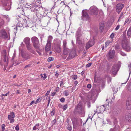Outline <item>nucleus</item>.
Wrapping results in <instances>:
<instances>
[{
	"mask_svg": "<svg viewBox=\"0 0 131 131\" xmlns=\"http://www.w3.org/2000/svg\"><path fill=\"white\" fill-rule=\"evenodd\" d=\"M91 64L92 63H90L87 64L86 66V67H89L91 66Z\"/></svg>",
	"mask_w": 131,
	"mask_h": 131,
	"instance_id": "obj_46",
	"label": "nucleus"
},
{
	"mask_svg": "<svg viewBox=\"0 0 131 131\" xmlns=\"http://www.w3.org/2000/svg\"><path fill=\"white\" fill-rule=\"evenodd\" d=\"M35 102L34 101H32V102H31L30 103V105H32Z\"/></svg>",
	"mask_w": 131,
	"mask_h": 131,
	"instance_id": "obj_59",
	"label": "nucleus"
},
{
	"mask_svg": "<svg viewBox=\"0 0 131 131\" xmlns=\"http://www.w3.org/2000/svg\"><path fill=\"white\" fill-rule=\"evenodd\" d=\"M66 45H67V42L65 40H64L63 41V47L64 48V51H65L66 49L67 48H66Z\"/></svg>",
	"mask_w": 131,
	"mask_h": 131,
	"instance_id": "obj_27",
	"label": "nucleus"
},
{
	"mask_svg": "<svg viewBox=\"0 0 131 131\" xmlns=\"http://www.w3.org/2000/svg\"><path fill=\"white\" fill-rule=\"evenodd\" d=\"M33 46L36 49H39L40 44L38 39L36 37L34 36L31 38Z\"/></svg>",
	"mask_w": 131,
	"mask_h": 131,
	"instance_id": "obj_1",
	"label": "nucleus"
},
{
	"mask_svg": "<svg viewBox=\"0 0 131 131\" xmlns=\"http://www.w3.org/2000/svg\"><path fill=\"white\" fill-rule=\"evenodd\" d=\"M23 58L26 60L29 59H30V54L27 53H25L23 54L22 55Z\"/></svg>",
	"mask_w": 131,
	"mask_h": 131,
	"instance_id": "obj_16",
	"label": "nucleus"
},
{
	"mask_svg": "<svg viewBox=\"0 0 131 131\" xmlns=\"http://www.w3.org/2000/svg\"><path fill=\"white\" fill-rule=\"evenodd\" d=\"M39 49H40L39 50ZM36 51L40 55H42V54L41 53V52H40V51L37 50V49H36Z\"/></svg>",
	"mask_w": 131,
	"mask_h": 131,
	"instance_id": "obj_55",
	"label": "nucleus"
},
{
	"mask_svg": "<svg viewBox=\"0 0 131 131\" xmlns=\"http://www.w3.org/2000/svg\"><path fill=\"white\" fill-rule=\"evenodd\" d=\"M76 111L82 116L83 117L84 116L85 112L84 110L83 109L82 105L81 103H79L78 105Z\"/></svg>",
	"mask_w": 131,
	"mask_h": 131,
	"instance_id": "obj_5",
	"label": "nucleus"
},
{
	"mask_svg": "<svg viewBox=\"0 0 131 131\" xmlns=\"http://www.w3.org/2000/svg\"><path fill=\"white\" fill-rule=\"evenodd\" d=\"M3 17L4 18L6 19L7 21H9L10 20V18L8 17V16L7 15H3Z\"/></svg>",
	"mask_w": 131,
	"mask_h": 131,
	"instance_id": "obj_31",
	"label": "nucleus"
},
{
	"mask_svg": "<svg viewBox=\"0 0 131 131\" xmlns=\"http://www.w3.org/2000/svg\"><path fill=\"white\" fill-rule=\"evenodd\" d=\"M125 119L126 121L129 123H131V115L129 114L126 115Z\"/></svg>",
	"mask_w": 131,
	"mask_h": 131,
	"instance_id": "obj_18",
	"label": "nucleus"
},
{
	"mask_svg": "<svg viewBox=\"0 0 131 131\" xmlns=\"http://www.w3.org/2000/svg\"><path fill=\"white\" fill-rule=\"evenodd\" d=\"M53 39V37L51 36H48L47 43L50 44Z\"/></svg>",
	"mask_w": 131,
	"mask_h": 131,
	"instance_id": "obj_23",
	"label": "nucleus"
},
{
	"mask_svg": "<svg viewBox=\"0 0 131 131\" xmlns=\"http://www.w3.org/2000/svg\"><path fill=\"white\" fill-rule=\"evenodd\" d=\"M43 75H44V76L43 77V79L45 80V79L47 77V76L46 74L45 73H44L43 74Z\"/></svg>",
	"mask_w": 131,
	"mask_h": 131,
	"instance_id": "obj_51",
	"label": "nucleus"
},
{
	"mask_svg": "<svg viewBox=\"0 0 131 131\" xmlns=\"http://www.w3.org/2000/svg\"><path fill=\"white\" fill-rule=\"evenodd\" d=\"M120 54L123 56H125L126 55L123 52H121L120 53Z\"/></svg>",
	"mask_w": 131,
	"mask_h": 131,
	"instance_id": "obj_49",
	"label": "nucleus"
},
{
	"mask_svg": "<svg viewBox=\"0 0 131 131\" xmlns=\"http://www.w3.org/2000/svg\"><path fill=\"white\" fill-rule=\"evenodd\" d=\"M2 129H3V130H5V125L4 124H3L2 125Z\"/></svg>",
	"mask_w": 131,
	"mask_h": 131,
	"instance_id": "obj_53",
	"label": "nucleus"
},
{
	"mask_svg": "<svg viewBox=\"0 0 131 131\" xmlns=\"http://www.w3.org/2000/svg\"><path fill=\"white\" fill-rule=\"evenodd\" d=\"M4 24V21L3 20H1L0 21V26L3 25Z\"/></svg>",
	"mask_w": 131,
	"mask_h": 131,
	"instance_id": "obj_41",
	"label": "nucleus"
},
{
	"mask_svg": "<svg viewBox=\"0 0 131 131\" xmlns=\"http://www.w3.org/2000/svg\"><path fill=\"white\" fill-rule=\"evenodd\" d=\"M104 24L102 23H101L100 24V30L102 32L103 30V29L104 28Z\"/></svg>",
	"mask_w": 131,
	"mask_h": 131,
	"instance_id": "obj_26",
	"label": "nucleus"
},
{
	"mask_svg": "<svg viewBox=\"0 0 131 131\" xmlns=\"http://www.w3.org/2000/svg\"><path fill=\"white\" fill-rule=\"evenodd\" d=\"M105 110V108L104 106V105L100 106V112L99 113H101L102 112H103Z\"/></svg>",
	"mask_w": 131,
	"mask_h": 131,
	"instance_id": "obj_24",
	"label": "nucleus"
},
{
	"mask_svg": "<svg viewBox=\"0 0 131 131\" xmlns=\"http://www.w3.org/2000/svg\"><path fill=\"white\" fill-rule=\"evenodd\" d=\"M30 66L31 65L30 64H28L25 67V68H26L28 67H30Z\"/></svg>",
	"mask_w": 131,
	"mask_h": 131,
	"instance_id": "obj_56",
	"label": "nucleus"
},
{
	"mask_svg": "<svg viewBox=\"0 0 131 131\" xmlns=\"http://www.w3.org/2000/svg\"><path fill=\"white\" fill-rule=\"evenodd\" d=\"M87 87L89 89H90L91 87V85L90 84H88L87 85Z\"/></svg>",
	"mask_w": 131,
	"mask_h": 131,
	"instance_id": "obj_50",
	"label": "nucleus"
},
{
	"mask_svg": "<svg viewBox=\"0 0 131 131\" xmlns=\"http://www.w3.org/2000/svg\"><path fill=\"white\" fill-rule=\"evenodd\" d=\"M94 44V40H90L86 44L85 46L86 49H88L90 47L93 46Z\"/></svg>",
	"mask_w": 131,
	"mask_h": 131,
	"instance_id": "obj_12",
	"label": "nucleus"
},
{
	"mask_svg": "<svg viewBox=\"0 0 131 131\" xmlns=\"http://www.w3.org/2000/svg\"><path fill=\"white\" fill-rule=\"evenodd\" d=\"M67 107H68V105H67V104H66V105H64L63 106V110L64 111H65L66 110V109H67Z\"/></svg>",
	"mask_w": 131,
	"mask_h": 131,
	"instance_id": "obj_39",
	"label": "nucleus"
},
{
	"mask_svg": "<svg viewBox=\"0 0 131 131\" xmlns=\"http://www.w3.org/2000/svg\"><path fill=\"white\" fill-rule=\"evenodd\" d=\"M114 36V33H112L110 35V37L111 39H112L113 38Z\"/></svg>",
	"mask_w": 131,
	"mask_h": 131,
	"instance_id": "obj_47",
	"label": "nucleus"
},
{
	"mask_svg": "<svg viewBox=\"0 0 131 131\" xmlns=\"http://www.w3.org/2000/svg\"><path fill=\"white\" fill-rule=\"evenodd\" d=\"M54 113H55V111L54 110L52 111L51 112V113H50L51 116H53L54 115Z\"/></svg>",
	"mask_w": 131,
	"mask_h": 131,
	"instance_id": "obj_42",
	"label": "nucleus"
},
{
	"mask_svg": "<svg viewBox=\"0 0 131 131\" xmlns=\"http://www.w3.org/2000/svg\"><path fill=\"white\" fill-rule=\"evenodd\" d=\"M76 40L77 42L79 45H80L82 43V42L80 40V39L79 37H76Z\"/></svg>",
	"mask_w": 131,
	"mask_h": 131,
	"instance_id": "obj_30",
	"label": "nucleus"
},
{
	"mask_svg": "<svg viewBox=\"0 0 131 131\" xmlns=\"http://www.w3.org/2000/svg\"><path fill=\"white\" fill-rule=\"evenodd\" d=\"M117 110V111H116V113L115 111L113 112L116 115H117L118 113H119V110Z\"/></svg>",
	"mask_w": 131,
	"mask_h": 131,
	"instance_id": "obj_48",
	"label": "nucleus"
},
{
	"mask_svg": "<svg viewBox=\"0 0 131 131\" xmlns=\"http://www.w3.org/2000/svg\"><path fill=\"white\" fill-rule=\"evenodd\" d=\"M113 41V39H111L110 40H108L105 43V47H106L109 45Z\"/></svg>",
	"mask_w": 131,
	"mask_h": 131,
	"instance_id": "obj_25",
	"label": "nucleus"
},
{
	"mask_svg": "<svg viewBox=\"0 0 131 131\" xmlns=\"http://www.w3.org/2000/svg\"><path fill=\"white\" fill-rule=\"evenodd\" d=\"M51 44L47 43L45 48V50L47 51H49L51 48Z\"/></svg>",
	"mask_w": 131,
	"mask_h": 131,
	"instance_id": "obj_19",
	"label": "nucleus"
},
{
	"mask_svg": "<svg viewBox=\"0 0 131 131\" xmlns=\"http://www.w3.org/2000/svg\"><path fill=\"white\" fill-rule=\"evenodd\" d=\"M56 122V119H54L51 122V124L52 126H53L55 124V123Z\"/></svg>",
	"mask_w": 131,
	"mask_h": 131,
	"instance_id": "obj_35",
	"label": "nucleus"
},
{
	"mask_svg": "<svg viewBox=\"0 0 131 131\" xmlns=\"http://www.w3.org/2000/svg\"><path fill=\"white\" fill-rule=\"evenodd\" d=\"M115 48V49L117 50L119 49V46H116Z\"/></svg>",
	"mask_w": 131,
	"mask_h": 131,
	"instance_id": "obj_61",
	"label": "nucleus"
},
{
	"mask_svg": "<svg viewBox=\"0 0 131 131\" xmlns=\"http://www.w3.org/2000/svg\"><path fill=\"white\" fill-rule=\"evenodd\" d=\"M127 88L129 91L131 92V84L129 85L128 86Z\"/></svg>",
	"mask_w": 131,
	"mask_h": 131,
	"instance_id": "obj_43",
	"label": "nucleus"
},
{
	"mask_svg": "<svg viewBox=\"0 0 131 131\" xmlns=\"http://www.w3.org/2000/svg\"><path fill=\"white\" fill-rule=\"evenodd\" d=\"M126 106L128 109H131V100L130 98H128L127 100Z\"/></svg>",
	"mask_w": 131,
	"mask_h": 131,
	"instance_id": "obj_15",
	"label": "nucleus"
},
{
	"mask_svg": "<svg viewBox=\"0 0 131 131\" xmlns=\"http://www.w3.org/2000/svg\"><path fill=\"white\" fill-rule=\"evenodd\" d=\"M120 27V26L119 25H118L116 27L115 30H118Z\"/></svg>",
	"mask_w": 131,
	"mask_h": 131,
	"instance_id": "obj_54",
	"label": "nucleus"
},
{
	"mask_svg": "<svg viewBox=\"0 0 131 131\" xmlns=\"http://www.w3.org/2000/svg\"><path fill=\"white\" fill-rule=\"evenodd\" d=\"M124 5L123 4L121 3L117 4L116 6V11L118 13H119L124 7Z\"/></svg>",
	"mask_w": 131,
	"mask_h": 131,
	"instance_id": "obj_9",
	"label": "nucleus"
},
{
	"mask_svg": "<svg viewBox=\"0 0 131 131\" xmlns=\"http://www.w3.org/2000/svg\"><path fill=\"white\" fill-rule=\"evenodd\" d=\"M60 65H58L56 66V67L57 68H59L60 67Z\"/></svg>",
	"mask_w": 131,
	"mask_h": 131,
	"instance_id": "obj_64",
	"label": "nucleus"
},
{
	"mask_svg": "<svg viewBox=\"0 0 131 131\" xmlns=\"http://www.w3.org/2000/svg\"><path fill=\"white\" fill-rule=\"evenodd\" d=\"M64 93L66 96H67L69 95L68 92L67 90L65 91L64 92Z\"/></svg>",
	"mask_w": 131,
	"mask_h": 131,
	"instance_id": "obj_40",
	"label": "nucleus"
},
{
	"mask_svg": "<svg viewBox=\"0 0 131 131\" xmlns=\"http://www.w3.org/2000/svg\"><path fill=\"white\" fill-rule=\"evenodd\" d=\"M78 82L77 81H74V84L75 86H76L78 84Z\"/></svg>",
	"mask_w": 131,
	"mask_h": 131,
	"instance_id": "obj_58",
	"label": "nucleus"
},
{
	"mask_svg": "<svg viewBox=\"0 0 131 131\" xmlns=\"http://www.w3.org/2000/svg\"><path fill=\"white\" fill-rule=\"evenodd\" d=\"M15 129L17 131L18 130H19V127L18 125H17L15 127Z\"/></svg>",
	"mask_w": 131,
	"mask_h": 131,
	"instance_id": "obj_45",
	"label": "nucleus"
},
{
	"mask_svg": "<svg viewBox=\"0 0 131 131\" xmlns=\"http://www.w3.org/2000/svg\"><path fill=\"white\" fill-rule=\"evenodd\" d=\"M118 64H115L112 67L111 72L114 75H116L120 67L121 63L120 61L118 62Z\"/></svg>",
	"mask_w": 131,
	"mask_h": 131,
	"instance_id": "obj_4",
	"label": "nucleus"
},
{
	"mask_svg": "<svg viewBox=\"0 0 131 131\" xmlns=\"http://www.w3.org/2000/svg\"><path fill=\"white\" fill-rule=\"evenodd\" d=\"M89 118H90L91 119V120H92V117H90L89 116V117H88V118H87V119H86V122L83 124V125H84V124H85L86 122L88 121V119H89Z\"/></svg>",
	"mask_w": 131,
	"mask_h": 131,
	"instance_id": "obj_38",
	"label": "nucleus"
},
{
	"mask_svg": "<svg viewBox=\"0 0 131 131\" xmlns=\"http://www.w3.org/2000/svg\"><path fill=\"white\" fill-rule=\"evenodd\" d=\"M59 89V87H57L56 88V91H58H58Z\"/></svg>",
	"mask_w": 131,
	"mask_h": 131,
	"instance_id": "obj_63",
	"label": "nucleus"
},
{
	"mask_svg": "<svg viewBox=\"0 0 131 131\" xmlns=\"http://www.w3.org/2000/svg\"><path fill=\"white\" fill-rule=\"evenodd\" d=\"M24 41L26 44V45L30 44V39L28 37H27L24 38Z\"/></svg>",
	"mask_w": 131,
	"mask_h": 131,
	"instance_id": "obj_17",
	"label": "nucleus"
},
{
	"mask_svg": "<svg viewBox=\"0 0 131 131\" xmlns=\"http://www.w3.org/2000/svg\"><path fill=\"white\" fill-rule=\"evenodd\" d=\"M71 78L74 80H76L78 78V77L77 75H73L72 76Z\"/></svg>",
	"mask_w": 131,
	"mask_h": 131,
	"instance_id": "obj_32",
	"label": "nucleus"
},
{
	"mask_svg": "<svg viewBox=\"0 0 131 131\" xmlns=\"http://www.w3.org/2000/svg\"><path fill=\"white\" fill-rule=\"evenodd\" d=\"M65 99L63 97L61 98L60 99V101L61 102H64L65 101Z\"/></svg>",
	"mask_w": 131,
	"mask_h": 131,
	"instance_id": "obj_44",
	"label": "nucleus"
},
{
	"mask_svg": "<svg viewBox=\"0 0 131 131\" xmlns=\"http://www.w3.org/2000/svg\"><path fill=\"white\" fill-rule=\"evenodd\" d=\"M79 121L80 122V123L81 125H82V120L80 118H79Z\"/></svg>",
	"mask_w": 131,
	"mask_h": 131,
	"instance_id": "obj_57",
	"label": "nucleus"
},
{
	"mask_svg": "<svg viewBox=\"0 0 131 131\" xmlns=\"http://www.w3.org/2000/svg\"><path fill=\"white\" fill-rule=\"evenodd\" d=\"M81 28H78L76 33V37H79L81 36Z\"/></svg>",
	"mask_w": 131,
	"mask_h": 131,
	"instance_id": "obj_20",
	"label": "nucleus"
},
{
	"mask_svg": "<svg viewBox=\"0 0 131 131\" xmlns=\"http://www.w3.org/2000/svg\"><path fill=\"white\" fill-rule=\"evenodd\" d=\"M96 98L95 96L94 95H91V97L90 98V100L92 101L93 103H94L96 100Z\"/></svg>",
	"mask_w": 131,
	"mask_h": 131,
	"instance_id": "obj_28",
	"label": "nucleus"
},
{
	"mask_svg": "<svg viewBox=\"0 0 131 131\" xmlns=\"http://www.w3.org/2000/svg\"><path fill=\"white\" fill-rule=\"evenodd\" d=\"M119 129V127L118 126H116L114 129L111 128L110 131H118Z\"/></svg>",
	"mask_w": 131,
	"mask_h": 131,
	"instance_id": "obj_22",
	"label": "nucleus"
},
{
	"mask_svg": "<svg viewBox=\"0 0 131 131\" xmlns=\"http://www.w3.org/2000/svg\"><path fill=\"white\" fill-rule=\"evenodd\" d=\"M82 16L81 19L84 21H90L91 20V18L89 17L88 13L84 10H82Z\"/></svg>",
	"mask_w": 131,
	"mask_h": 131,
	"instance_id": "obj_3",
	"label": "nucleus"
},
{
	"mask_svg": "<svg viewBox=\"0 0 131 131\" xmlns=\"http://www.w3.org/2000/svg\"><path fill=\"white\" fill-rule=\"evenodd\" d=\"M67 129L69 131H71L72 129L71 126L68 125H67Z\"/></svg>",
	"mask_w": 131,
	"mask_h": 131,
	"instance_id": "obj_37",
	"label": "nucleus"
},
{
	"mask_svg": "<svg viewBox=\"0 0 131 131\" xmlns=\"http://www.w3.org/2000/svg\"><path fill=\"white\" fill-rule=\"evenodd\" d=\"M123 14L124 13L123 12H122L121 13L118 19V21H120L121 19H122L123 18Z\"/></svg>",
	"mask_w": 131,
	"mask_h": 131,
	"instance_id": "obj_33",
	"label": "nucleus"
},
{
	"mask_svg": "<svg viewBox=\"0 0 131 131\" xmlns=\"http://www.w3.org/2000/svg\"><path fill=\"white\" fill-rule=\"evenodd\" d=\"M15 117L14 112H12L10 113V114L8 116V118L10 120V123H12L14 122V118Z\"/></svg>",
	"mask_w": 131,
	"mask_h": 131,
	"instance_id": "obj_10",
	"label": "nucleus"
},
{
	"mask_svg": "<svg viewBox=\"0 0 131 131\" xmlns=\"http://www.w3.org/2000/svg\"><path fill=\"white\" fill-rule=\"evenodd\" d=\"M53 59L54 58H53L51 57H50L48 58V61L49 62H50L51 61H53Z\"/></svg>",
	"mask_w": 131,
	"mask_h": 131,
	"instance_id": "obj_36",
	"label": "nucleus"
},
{
	"mask_svg": "<svg viewBox=\"0 0 131 131\" xmlns=\"http://www.w3.org/2000/svg\"><path fill=\"white\" fill-rule=\"evenodd\" d=\"M76 51L75 50H73L70 52L68 58L69 59H71L73 58L76 55Z\"/></svg>",
	"mask_w": 131,
	"mask_h": 131,
	"instance_id": "obj_14",
	"label": "nucleus"
},
{
	"mask_svg": "<svg viewBox=\"0 0 131 131\" xmlns=\"http://www.w3.org/2000/svg\"><path fill=\"white\" fill-rule=\"evenodd\" d=\"M129 40H126L125 39L122 41V46L124 49L127 51H129L131 50V48L129 46L128 43Z\"/></svg>",
	"mask_w": 131,
	"mask_h": 131,
	"instance_id": "obj_2",
	"label": "nucleus"
},
{
	"mask_svg": "<svg viewBox=\"0 0 131 131\" xmlns=\"http://www.w3.org/2000/svg\"><path fill=\"white\" fill-rule=\"evenodd\" d=\"M2 2L5 8V9L7 10H9L11 7V2H10V4L9 3H7L6 2H5V1H2Z\"/></svg>",
	"mask_w": 131,
	"mask_h": 131,
	"instance_id": "obj_11",
	"label": "nucleus"
},
{
	"mask_svg": "<svg viewBox=\"0 0 131 131\" xmlns=\"http://www.w3.org/2000/svg\"><path fill=\"white\" fill-rule=\"evenodd\" d=\"M89 14L91 15H97L98 13V9L94 6L91 7L90 8Z\"/></svg>",
	"mask_w": 131,
	"mask_h": 131,
	"instance_id": "obj_6",
	"label": "nucleus"
},
{
	"mask_svg": "<svg viewBox=\"0 0 131 131\" xmlns=\"http://www.w3.org/2000/svg\"><path fill=\"white\" fill-rule=\"evenodd\" d=\"M4 62L7 63L8 62V58L6 57V55L4 56Z\"/></svg>",
	"mask_w": 131,
	"mask_h": 131,
	"instance_id": "obj_34",
	"label": "nucleus"
},
{
	"mask_svg": "<svg viewBox=\"0 0 131 131\" xmlns=\"http://www.w3.org/2000/svg\"><path fill=\"white\" fill-rule=\"evenodd\" d=\"M8 93H6L5 94H2V95L4 96H7V95Z\"/></svg>",
	"mask_w": 131,
	"mask_h": 131,
	"instance_id": "obj_62",
	"label": "nucleus"
},
{
	"mask_svg": "<svg viewBox=\"0 0 131 131\" xmlns=\"http://www.w3.org/2000/svg\"><path fill=\"white\" fill-rule=\"evenodd\" d=\"M127 35L128 37L131 36V26L129 28L127 31Z\"/></svg>",
	"mask_w": 131,
	"mask_h": 131,
	"instance_id": "obj_29",
	"label": "nucleus"
},
{
	"mask_svg": "<svg viewBox=\"0 0 131 131\" xmlns=\"http://www.w3.org/2000/svg\"><path fill=\"white\" fill-rule=\"evenodd\" d=\"M41 124H37L35 125V126L33 128L32 130H36L38 129L39 130V128H40L39 127Z\"/></svg>",
	"mask_w": 131,
	"mask_h": 131,
	"instance_id": "obj_21",
	"label": "nucleus"
},
{
	"mask_svg": "<svg viewBox=\"0 0 131 131\" xmlns=\"http://www.w3.org/2000/svg\"><path fill=\"white\" fill-rule=\"evenodd\" d=\"M115 51L114 50H110L107 54V57L108 60L113 59L115 56Z\"/></svg>",
	"mask_w": 131,
	"mask_h": 131,
	"instance_id": "obj_8",
	"label": "nucleus"
},
{
	"mask_svg": "<svg viewBox=\"0 0 131 131\" xmlns=\"http://www.w3.org/2000/svg\"><path fill=\"white\" fill-rule=\"evenodd\" d=\"M51 90V89H50L49 91H48L47 92L46 94V96H47L49 94Z\"/></svg>",
	"mask_w": 131,
	"mask_h": 131,
	"instance_id": "obj_52",
	"label": "nucleus"
},
{
	"mask_svg": "<svg viewBox=\"0 0 131 131\" xmlns=\"http://www.w3.org/2000/svg\"><path fill=\"white\" fill-rule=\"evenodd\" d=\"M9 35V33L8 35L3 30H2L0 32V36L3 38L9 40L10 39Z\"/></svg>",
	"mask_w": 131,
	"mask_h": 131,
	"instance_id": "obj_7",
	"label": "nucleus"
},
{
	"mask_svg": "<svg viewBox=\"0 0 131 131\" xmlns=\"http://www.w3.org/2000/svg\"><path fill=\"white\" fill-rule=\"evenodd\" d=\"M26 47L28 50L30 52L34 54H36L35 52L33 50L32 47L30 44L26 45Z\"/></svg>",
	"mask_w": 131,
	"mask_h": 131,
	"instance_id": "obj_13",
	"label": "nucleus"
},
{
	"mask_svg": "<svg viewBox=\"0 0 131 131\" xmlns=\"http://www.w3.org/2000/svg\"><path fill=\"white\" fill-rule=\"evenodd\" d=\"M56 92H53L51 94V96H54V95L55 94H56Z\"/></svg>",
	"mask_w": 131,
	"mask_h": 131,
	"instance_id": "obj_60",
	"label": "nucleus"
}]
</instances>
